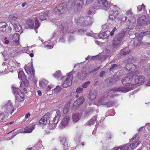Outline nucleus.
Instances as JSON below:
<instances>
[{"instance_id": "1", "label": "nucleus", "mask_w": 150, "mask_h": 150, "mask_svg": "<svg viewBox=\"0 0 150 150\" xmlns=\"http://www.w3.org/2000/svg\"><path fill=\"white\" fill-rule=\"evenodd\" d=\"M138 135L135 134L130 140V142H133L129 145L128 144L120 146L119 147L113 148L114 150H132L136 148L141 143L138 139Z\"/></svg>"}, {"instance_id": "2", "label": "nucleus", "mask_w": 150, "mask_h": 150, "mask_svg": "<svg viewBox=\"0 0 150 150\" xmlns=\"http://www.w3.org/2000/svg\"><path fill=\"white\" fill-rule=\"evenodd\" d=\"M118 9V8L117 7L115 6L114 9L109 11L108 22H110V21H112L115 20H118V22L121 23L126 20L127 17L122 15V14L119 13Z\"/></svg>"}, {"instance_id": "3", "label": "nucleus", "mask_w": 150, "mask_h": 150, "mask_svg": "<svg viewBox=\"0 0 150 150\" xmlns=\"http://www.w3.org/2000/svg\"><path fill=\"white\" fill-rule=\"evenodd\" d=\"M13 92L16 96V104L17 107H18L22 105L19 103L22 102L24 99V95L21 92L20 89L16 87H13Z\"/></svg>"}, {"instance_id": "4", "label": "nucleus", "mask_w": 150, "mask_h": 150, "mask_svg": "<svg viewBox=\"0 0 150 150\" xmlns=\"http://www.w3.org/2000/svg\"><path fill=\"white\" fill-rule=\"evenodd\" d=\"M57 115L53 118L52 116L49 119V124L48 127L50 129H53L56 127V124L58 122L61 116L60 112L59 110H57Z\"/></svg>"}, {"instance_id": "5", "label": "nucleus", "mask_w": 150, "mask_h": 150, "mask_svg": "<svg viewBox=\"0 0 150 150\" xmlns=\"http://www.w3.org/2000/svg\"><path fill=\"white\" fill-rule=\"evenodd\" d=\"M126 32L124 30H122L120 33L117 34L114 38L112 43V46L114 47H116L119 46L122 41L123 37Z\"/></svg>"}, {"instance_id": "6", "label": "nucleus", "mask_w": 150, "mask_h": 150, "mask_svg": "<svg viewBox=\"0 0 150 150\" xmlns=\"http://www.w3.org/2000/svg\"><path fill=\"white\" fill-rule=\"evenodd\" d=\"M93 19L90 17H81L77 21L78 25L81 26H86L91 25L93 22Z\"/></svg>"}, {"instance_id": "7", "label": "nucleus", "mask_w": 150, "mask_h": 150, "mask_svg": "<svg viewBox=\"0 0 150 150\" xmlns=\"http://www.w3.org/2000/svg\"><path fill=\"white\" fill-rule=\"evenodd\" d=\"M74 72L73 71L69 73L67 76H63L61 78V79H65L63 81L62 84V86L64 88H67L71 86L72 83L73 77L71 73Z\"/></svg>"}, {"instance_id": "8", "label": "nucleus", "mask_w": 150, "mask_h": 150, "mask_svg": "<svg viewBox=\"0 0 150 150\" xmlns=\"http://www.w3.org/2000/svg\"><path fill=\"white\" fill-rule=\"evenodd\" d=\"M19 34L18 33H15L13 35L11 34L9 37L11 38V45L12 47H14L15 46L19 45Z\"/></svg>"}, {"instance_id": "9", "label": "nucleus", "mask_w": 150, "mask_h": 150, "mask_svg": "<svg viewBox=\"0 0 150 150\" xmlns=\"http://www.w3.org/2000/svg\"><path fill=\"white\" fill-rule=\"evenodd\" d=\"M2 108L4 110L6 113H7V114L10 113L11 115H12V113L15 110L10 100H9L7 103L4 105L2 106Z\"/></svg>"}, {"instance_id": "10", "label": "nucleus", "mask_w": 150, "mask_h": 150, "mask_svg": "<svg viewBox=\"0 0 150 150\" xmlns=\"http://www.w3.org/2000/svg\"><path fill=\"white\" fill-rule=\"evenodd\" d=\"M133 81V75L132 74H129L127 77L123 78L121 80V82L125 86H132L133 85L132 82Z\"/></svg>"}, {"instance_id": "11", "label": "nucleus", "mask_w": 150, "mask_h": 150, "mask_svg": "<svg viewBox=\"0 0 150 150\" xmlns=\"http://www.w3.org/2000/svg\"><path fill=\"white\" fill-rule=\"evenodd\" d=\"M136 74H132L133 81L132 84L133 85L144 83L145 81V78L143 75L138 76Z\"/></svg>"}, {"instance_id": "12", "label": "nucleus", "mask_w": 150, "mask_h": 150, "mask_svg": "<svg viewBox=\"0 0 150 150\" xmlns=\"http://www.w3.org/2000/svg\"><path fill=\"white\" fill-rule=\"evenodd\" d=\"M53 36L50 39V40L47 41H46L44 42V47L47 49H50L53 48L54 45L56 42L55 39L54 38L56 36V33L55 31L52 33Z\"/></svg>"}, {"instance_id": "13", "label": "nucleus", "mask_w": 150, "mask_h": 150, "mask_svg": "<svg viewBox=\"0 0 150 150\" xmlns=\"http://www.w3.org/2000/svg\"><path fill=\"white\" fill-rule=\"evenodd\" d=\"M109 96L111 98L115 97V94L110 93L108 95H105L100 98L98 100V101L96 103V105L98 106L101 105H105L106 102L108 100V96Z\"/></svg>"}, {"instance_id": "14", "label": "nucleus", "mask_w": 150, "mask_h": 150, "mask_svg": "<svg viewBox=\"0 0 150 150\" xmlns=\"http://www.w3.org/2000/svg\"><path fill=\"white\" fill-rule=\"evenodd\" d=\"M125 69L127 71H129L131 72L130 74H138L137 67L133 64L130 63H127L125 67Z\"/></svg>"}, {"instance_id": "15", "label": "nucleus", "mask_w": 150, "mask_h": 150, "mask_svg": "<svg viewBox=\"0 0 150 150\" xmlns=\"http://www.w3.org/2000/svg\"><path fill=\"white\" fill-rule=\"evenodd\" d=\"M66 7L63 4H60L54 9L53 11L57 14H60L64 13Z\"/></svg>"}, {"instance_id": "16", "label": "nucleus", "mask_w": 150, "mask_h": 150, "mask_svg": "<svg viewBox=\"0 0 150 150\" xmlns=\"http://www.w3.org/2000/svg\"><path fill=\"white\" fill-rule=\"evenodd\" d=\"M24 69L27 73L28 75V77L29 79L33 81L35 79V70L32 68L31 70L28 69V66H25Z\"/></svg>"}, {"instance_id": "17", "label": "nucleus", "mask_w": 150, "mask_h": 150, "mask_svg": "<svg viewBox=\"0 0 150 150\" xmlns=\"http://www.w3.org/2000/svg\"><path fill=\"white\" fill-rule=\"evenodd\" d=\"M51 115L49 113L47 112L39 120L38 125H45L48 120H49L50 118L51 117Z\"/></svg>"}, {"instance_id": "18", "label": "nucleus", "mask_w": 150, "mask_h": 150, "mask_svg": "<svg viewBox=\"0 0 150 150\" xmlns=\"http://www.w3.org/2000/svg\"><path fill=\"white\" fill-rule=\"evenodd\" d=\"M0 28L1 31L6 33L10 31L11 30V27L7 25L6 23L4 22L0 23Z\"/></svg>"}, {"instance_id": "19", "label": "nucleus", "mask_w": 150, "mask_h": 150, "mask_svg": "<svg viewBox=\"0 0 150 150\" xmlns=\"http://www.w3.org/2000/svg\"><path fill=\"white\" fill-rule=\"evenodd\" d=\"M35 128V125H30L25 127L23 129L19 130V132L21 133H30L32 132V131Z\"/></svg>"}, {"instance_id": "20", "label": "nucleus", "mask_w": 150, "mask_h": 150, "mask_svg": "<svg viewBox=\"0 0 150 150\" xmlns=\"http://www.w3.org/2000/svg\"><path fill=\"white\" fill-rule=\"evenodd\" d=\"M147 23L146 21V17L145 16H142L141 17H139L137 19V26H138L139 28H141V26L143 25L146 24Z\"/></svg>"}, {"instance_id": "21", "label": "nucleus", "mask_w": 150, "mask_h": 150, "mask_svg": "<svg viewBox=\"0 0 150 150\" xmlns=\"http://www.w3.org/2000/svg\"><path fill=\"white\" fill-rule=\"evenodd\" d=\"M69 116H67L64 117L62 119L59 127L61 129H63L67 125L70 120Z\"/></svg>"}, {"instance_id": "22", "label": "nucleus", "mask_w": 150, "mask_h": 150, "mask_svg": "<svg viewBox=\"0 0 150 150\" xmlns=\"http://www.w3.org/2000/svg\"><path fill=\"white\" fill-rule=\"evenodd\" d=\"M68 23L67 22H64L61 23L59 25H58V27L60 29H61V31L62 32L64 33H69L68 30Z\"/></svg>"}, {"instance_id": "23", "label": "nucleus", "mask_w": 150, "mask_h": 150, "mask_svg": "<svg viewBox=\"0 0 150 150\" xmlns=\"http://www.w3.org/2000/svg\"><path fill=\"white\" fill-rule=\"evenodd\" d=\"M131 89V88H127L123 87H115L112 88L111 90L112 91H122L124 93L126 92Z\"/></svg>"}, {"instance_id": "24", "label": "nucleus", "mask_w": 150, "mask_h": 150, "mask_svg": "<svg viewBox=\"0 0 150 150\" xmlns=\"http://www.w3.org/2000/svg\"><path fill=\"white\" fill-rule=\"evenodd\" d=\"M84 101V99L83 97H81L77 99L76 101L74 103V106L76 108H78L80 105L82 104Z\"/></svg>"}, {"instance_id": "25", "label": "nucleus", "mask_w": 150, "mask_h": 150, "mask_svg": "<svg viewBox=\"0 0 150 150\" xmlns=\"http://www.w3.org/2000/svg\"><path fill=\"white\" fill-rule=\"evenodd\" d=\"M110 31L107 30L106 31L100 33L98 35V37L102 39H107L110 36Z\"/></svg>"}, {"instance_id": "26", "label": "nucleus", "mask_w": 150, "mask_h": 150, "mask_svg": "<svg viewBox=\"0 0 150 150\" xmlns=\"http://www.w3.org/2000/svg\"><path fill=\"white\" fill-rule=\"evenodd\" d=\"M99 2H100L102 8L105 11H107L108 9L109 6L107 0H99Z\"/></svg>"}, {"instance_id": "27", "label": "nucleus", "mask_w": 150, "mask_h": 150, "mask_svg": "<svg viewBox=\"0 0 150 150\" xmlns=\"http://www.w3.org/2000/svg\"><path fill=\"white\" fill-rule=\"evenodd\" d=\"M97 96L96 91H90L88 96V99L89 100H93L95 99Z\"/></svg>"}, {"instance_id": "28", "label": "nucleus", "mask_w": 150, "mask_h": 150, "mask_svg": "<svg viewBox=\"0 0 150 150\" xmlns=\"http://www.w3.org/2000/svg\"><path fill=\"white\" fill-rule=\"evenodd\" d=\"M48 11L45 10L41 13L38 16V18L41 21H43L46 19V17L48 16Z\"/></svg>"}, {"instance_id": "29", "label": "nucleus", "mask_w": 150, "mask_h": 150, "mask_svg": "<svg viewBox=\"0 0 150 150\" xmlns=\"http://www.w3.org/2000/svg\"><path fill=\"white\" fill-rule=\"evenodd\" d=\"M81 115L78 113H75L72 115V119L73 121L75 123L77 122L80 119Z\"/></svg>"}, {"instance_id": "30", "label": "nucleus", "mask_w": 150, "mask_h": 150, "mask_svg": "<svg viewBox=\"0 0 150 150\" xmlns=\"http://www.w3.org/2000/svg\"><path fill=\"white\" fill-rule=\"evenodd\" d=\"M88 75V74L84 71V69H83L80 74L77 76L78 79L80 80H83Z\"/></svg>"}, {"instance_id": "31", "label": "nucleus", "mask_w": 150, "mask_h": 150, "mask_svg": "<svg viewBox=\"0 0 150 150\" xmlns=\"http://www.w3.org/2000/svg\"><path fill=\"white\" fill-rule=\"evenodd\" d=\"M108 22V23L102 25V29L104 30L107 29L108 30H109L110 31L112 28V24Z\"/></svg>"}, {"instance_id": "32", "label": "nucleus", "mask_w": 150, "mask_h": 150, "mask_svg": "<svg viewBox=\"0 0 150 150\" xmlns=\"http://www.w3.org/2000/svg\"><path fill=\"white\" fill-rule=\"evenodd\" d=\"M97 116H93L91 120L86 123V125H93L95 123L96 121L97 120Z\"/></svg>"}, {"instance_id": "33", "label": "nucleus", "mask_w": 150, "mask_h": 150, "mask_svg": "<svg viewBox=\"0 0 150 150\" xmlns=\"http://www.w3.org/2000/svg\"><path fill=\"white\" fill-rule=\"evenodd\" d=\"M26 26L27 28H33L34 26V21L33 20L29 19L26 22Z\"/></svg>"}, {"instance_id": "34", "label": "nucleus", "mask_w": 150, "mask_h": 150, "mask_svg": "<svg viewBox=\"0 0 150 150\" xmlns=\"http://www.w3.org/2000/svg\"><path fill=\"white\" fill-rule=\"evenodd\" d=\"M13 27L14 29L16 32L19 31L22 28V27L19 23L18 22H16L14 23Z\"/></svg>"}, {"instance_id": "35", "label": "nucleus", "mask_w": 150, "mask_h": 150, "mask_svg": "<svg viewBox=\"0 0 150 150\" xmlns=\"http://www.w3.org/2000/svg\"><path fill=\"white\" fill-rule=\"evenodd\" d=\"M18 77L22 81L24 80L26 78L23 72L21 70H20L18 72Z\"/></svg>"}, {"instance_id": "36", "label": "nucleus", "mask_w": 150, "mask_h": 150, "mask_svg": "<svg viewBox=\"0 0 150 150\" xmlns=\"http://www.w3.org/2000/svg\"><path fill=\"white\" fill-rule=\"evenodd\" d=\"M47 81L45 79H42L39 82V86L42 87L44 88L48 84Z\"/></svg>"}, {"instance_id": "37", "label": "nucleus", "mask_w": 150, "mask_h": 150, "mask_svg": "<svg viewBox=\"0 0 150 150\" xmlns=\"http://www.w3.org/2000/svg\"><path fill=\"white\" fill-rule=\"evenodd\" d=\"M42 145L41 141H39L37 144L34 146L33 150H39V149L42 148Z\"/></svg>"}, {"instance_id": "38", "label": "nucleus", "mask_w": 150, "mask_h": 150, "mask_svg": "<svg viewBox=\"0 0 150 150\" xmlns=\"http://www.w3.org/2000/svg\"><path fill=\"white\" fill-rule=\"evenodd\" d=\"M70 104L69 103H67L63 109V112L64 113H67L69 110V109L70 107Z\"/></svg>"}, {"instance_id": "39", "label": "nucleus", "mask_w": 150, "mask_h": 150, "mask_svg": "<svg viewBox=\"0 0 150 150\" xmlns=\"http://www.w3.org/2000/svg\"><path fill=\"white\" fill-rule=\"evenodd\" d=\"M101 3L99 2V0L96 2L95 4V6L94 9H98L99 8H102V6H101Z\"/></svg>"}, {"instance_id": "40", "label": "nucleus", "mask_w": 150, "mask_h": 150, "mask_svg": "<svg viewBox=\"0 0 150 150\" xmlns=\"http://www.w3.org/2000/svg\"><path fill=\"white\" fill-rule=\"evenodd\" d=\"M131 52V51L129 50H127V48H125V49H122L120 52V53L121 54H123L124 55H126L129 54Z\"/></svg>"}, {"instance_id": "41", "label": "nucleus", "mask_w": 150, "mask_h": 150, "mask_svg": "<svg viewBox=\"0 0 150 150\" xmlns=\"http://www.w3.org/2000/svg\"><path fill=\"white\" fill-rule=\"evenodd\" d=\"M62 89V88L60 86H57L55 88L52 89V91L53 92L57 93L60 92L61 91Z\"/></svg>"}, {"instance_id": "42", "label": "nucleus", "mask_w": 150, "mask_h": 150, "mask_svg": "<svg viewBox=\"0 0 150 150\" xmlns=\"http://www.w3.org/2000/svg\"><path fill=\"white\" fill-rule=\"evenodd\" d=\"M20 50L19 51H18L17 52L19 53L23 52V53H26L28 54H29V51L27 50H26L25 48H23L22 47H20Z\"/></svg>"}, {"instance_id": "43", "label": "nucleus", "mask_w": 150, "mask_h": 150, "mask_svg": "<svg viewBox=\"0 0 150 150\" xmlns=\"http://www.w3.org/2000/svg\"><path fill=\"white\" fill-rule=\"evenodd\" d=\"M54 77L57 78H58L61 76V72L59 71H56L54 74Z\"/></svg>"}, {"instance_id": "44", "label": "nucleus", "mask_w": 150, "mask_h": 150, "mask_svg": "<svg viewBox=\"0 0 150 150\" xmlns=\"http://www.w3.org/2000/svg\"><path fill=\"white\" fill-rule=\"evenodd\" d=\"M18 17V16L16 14H11L9 16V18L13 20H16Z\"/></svg>"}, {"instance_id": "45", "label": "nucleus", "mask_w": 150, "mask_h": 150, "mask_svg": "<svg viewBox=\"0 0 150 150\" xmlns=\"http://www.w3.org/2000/svg\"><path fill=\"white\" fill-rule=\"evenodd\" d=\"M114 103L112 101H106L105 105L106 107H111L113 106Z\"/></svg>"}, {"instance_id": "46", "label": "nucleus", "mask_w": 150, "mask_h": 150, "mask_svg": "<svg viewBox=\"0 0 150 150\" xmlns=\"http://www.w3.org/2000/svg\"><path fill=\"white\" fill-rule=\"evenodd\" d=\"M40 23L38 20L37 18H35V28H38L39 27Z\"/></svg>"}, {"instance_id": "47", "label": "nucleus", "mask_w": 150, "mask_h": 150, "mask_svg": "<svg viewBox=\"0 0 150 150\" xmlns=\"http://www.w3.org/2000/svg\"><path fill=\"white\" fill-rule=\"evenodd\" d=\"M60 143L63 145L64 144H65L66 145L67 144L66 139L65 137H63L61 138Z\"/></svg>"}, {"instance_id": "48", "label": "nucleus", "mask_w": 150, "mask_h": 150, "mask_svg": "<svg viewBox=\"0 0 150 150\" xmlns=\"http://www.w3.org/2000/svg\"><path fill=\"white\" fill-rule=\"evenodd\" d=\"M90 83V81L85 82L83 84L82 87L83 88H86L88 87Z\"/></svg>"}, {"instance_id": "49", "label": "nucleus", "mask_w": 150, "mask_h": 150, "mask_svg": "<svg viewBox=\"0 0 150 150\" xmlns=\"http://www.w3.org/2000/svg\"><path fill=\"white\" fill-rule=\"evenodd\" d=\"M118 69V67L116 64H113L111 67L110 68V71H112L114 70H116Z\"/></svg>"}, {"instance_id": "50", "label": "nucleus", "mask_w": 150, "mask_h": 150, "mask_svg": "<svg viewBox=\"0 0 150 150\" xmlns=\"http://www.w3.org/2000/svg\"><path fill=\"white\" fill-rule=\"evenodd\" d=\"M145 6L144 4H142V5H139L137 7L138 10L139 11H141L142 9L144 10L145 9Z\"/></svg>"}, {"instance_id": "51", "label": "nucleus", "mask_w": 150, "mask_h": 150, "mask_svg": "<svg viewBox=\"0 0 150 150\" xmlns=\"http://www.w3.org/2000/svg\"><path fill=\"white\" fill-rule=\"evenodd\" d=\"M5 119L4 114L0 113V122H2L5 120Z\"/></svg>"}, {"instance_id": "52", "label": "nucleus", "mask_w": 150, "mask_h": 150, "mask_svg": "<svg viewBox=\"0 0 150 150\" xmlns=\"http://www.w3.org/2000/svg\"><path fill=\"white\" fill-rule=\"evenodd\" d=\"M78 32L79 34L83 35L85 34V33L86 32V31L81 29H79L78 30Z\"/></svg>"}, {"instance_id": "53", "label": "nucleus", "mask_w": 150, "mask_h": 150, "mask_svg": "<svg viewBox=\"0 0 150 150\" xmlns=\"http://www.w3.org/2000/svg\"><path fill=\"white\" fill-rule=\"evenodd\" d=\"M141 34V35H142V36L143 37L144 36H145L146 35H149L150 34V31H144L143 32H142L140 33Z\"/></svg>"}, {"instance_id": "54", "label": "nucleus", "mask_w": 150, "mask_h": 150, "mask_svg": "<svg viewBox=\"0 0 150 150\" xmlns=\"http://www.w3.org/2000/svg\"><path fill=\"white\" fill-rule=\"evenodd\" d=\"M147 126V129H148L150 131V123H147L146 124V125H145L144 126L140 128L138 130L139 131H140L144 127Z\"/></svg>"}, {"instance_id": "55", "label": "nucleus", "mask_w": 150, "mask_h": 150, "mask_svg": "<svg viewBox=\"0 0 150 150\" xmlns=\"http://www.w3.org/2000/svg\"><path fill=\"white\" fill-rule=\"evenodd\" d=\"M13 62L12 61H10L9 62V64L7 66V67L9 69H12V68L13 67V64L11 65V64H13Z\"/></svg>"}, {"instance_id": "56", "label": "nucleus", "mask_w": 150, "mask_h": 150, "mask_svg": "<svg viewBox=\"0 0 150 150\" xmlns=\"http://www.w3.org/2000/svg\"><path fill=\"white\" fill-rule=\"evenodd\" d=\"M24 83V85L26 87H28L29 86V82L25 78L24 80L22 81Z\"/></svg>"}, {"instance_id": "57", "label": "nucleus", "mask_w": 150, "mask_h": 150, "mask_svg": "<svg viewBox=\"0 0 150 150\" xmlns=\"http://www.w3.org/2000/svg\"><path fill=\"white\" fill-rule=\"evenodd\" d=\"M83 89L81 87L78 88L76 90V92L77 93H81Z\"/></svg>"}, {"instance_id": "58", "label": "nucleus", "mask_w": 150, "mask_h": 150, "mask_svg": "<svg viewBox=\"0 0 150 150\" xmlns=\"http://www.w3.org/2000/svg\"><path fill=\"white\" fill-rule=\"evenodd\" d=\"M143 36L142 35H141V34L140 33L139 35L137 37V40L139 41L142 40L143 38Z\"/></svg>"}, {"instance_id": "59", "label": "nucleus", "mask_w": 150, "mask_h": 150, "mask_svg": "<svg viewBox=\"0 0 150 150\" xmlns=\"http://www.w3.org/2000/svg\"><path fill=\"white\" fill-rule=\"evenodd\" d=\"M116 30H117V28L115 27H114L112 31L111 32H110V35L112 36H113Z\"/></svg>"}, {"instance_id": "60", "label": "nucleus", "mask_w": 150, "mask_h": 150, "mask_svg": "<svg viewBox=\"0 0 150 150\" xmlns=\"http://www.w3.org/2000/svg\"><path fill=\"white\" fill-rule=\"evenodd\" d=\"M125 14L127 16H131L132 13L131 10L129 9L127 10Z\"/></svg>"}, {"instance_id": "61", "label": "nucleus", "mask_w": 150, "mask_h": 150, "mask_svg": "<svg viewBox=\"0 0 150 150\" xmlns=\"http://www.w3.org/2000/svg\"><path fill=\"white\" fill-rule=\"evenodd\" d=\"M54 87L53 85H50L48 86L47 88V91H49L51 89H52Z\"/></svg>"}, {"instance_id": "62", "label": "nucleus", "mask_w": 150, "mask_h": 150, "mask_svg": "<svg viewBox=\"0 0 150 150\" xmlns=\"http://www.w3.org/2000/svg\"><path fill=\"white\" fill-rule=\"evenodd\" d=\"M107 81H108L109 83L111 84H112L114 82V79H113L111 78H109L107 79Z\"/></svg>"}, {"instance_id": "63", "label": "nucleus", "mask_w": 150, "mask_h": 150, "mask_svg": "<svg viewBox=\"0 0 150 150\" xmlns=\"http://www.w3.org/2000/svg\"><path fill=\"white\" fill-rule=\"evenodd\" d=\"M134 60V58L132 56L130 55L129 56L128 58V62H133V61Z\"/></svg>"}, {"instance_id": "64", "label": "nucleus", "mask_w": 150, "mask_h": 150, "mask_svg": "<svg viewBox=\"0 0 150 150\" xmlns=\"http://www.w3.org/2000/svg\"><path fill=\"white\" fill-rule=\"evenodd\" d=\"M85 33L86 35L88 36H92L94 35L93 33L92 32L91 33H88L86 31Z\"/></svg>"}]
</instances>
